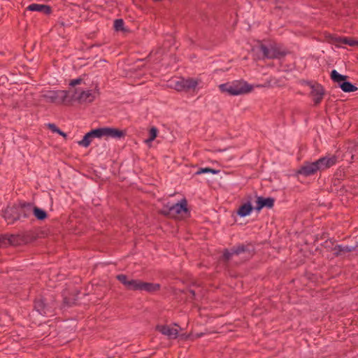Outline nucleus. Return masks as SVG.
Wrapping results in <instances>:
<instances>
[{"label": "nucleus", "mask_w": 358, "mask_h": 358, "mask_svg": "<svg viewBox=\"0 0 358 358\" xmlns=\"http://www.w3.org/2000/svg\"><path fill=\"white\" fill-rule=\"evenodd\" d=\"M189 292L190 293V294L192 295V299H194L195 297V291L194 289H189Z\"/></svg>", "instance_id": "e433bc0d"}, {"label": "nucleus", "mask_w": 358, "mask_h": 358, "mask_svg": "<svg viewBox=\"0 0 358 358\" xmlns=\"http://www.w3.org/2000/svg\"><path fill=\"white\" fill-rule=\"evenodd\" d=\"M156 330L163 335L167 336L169 338H176L178 335V331L168 325H157Z\"/></svg>", "instance_id": "f3484780"}, {"label": "nucleus", "mask_w": 358, "mask_h": 358, "mask_svg": "<svg viewBox=\"0 0 358 358\" xmlns=\"http://www.w3.org/2000/svg\"><path fill=\"white\" fill-rule=\"evenodd\" d=\"M159 214L164 215L165 217H172V212L171 209V206H169L168 204L164 206L162 209L159 210Z\"/></svg>", "instance_id": "2f4dec72"}, {"label": "nucleus", "mask_w": 358, "mask_h": 358, "mask_svg": "<svg viewBox=\"0 0 358 358\" xmlns=\"http://www.w3.org/2000/svg\"><path fill=\"white\" fill-rule=\"evenodd\" d=\"M48 127L52 132L57 133L60 136L66 138L67 134L64 133L63 131H62L59 128H58L55 124L50 123L48 124Z\"/></svg>", "instance_id": "7c9ffc66"}, {"label": "nucleus", "mask_w": 358, "mask_h": 358, "mask_svg": "<svg viewBox=\"0 0 358 358\" xmlns=\"http://www.w3.org/2000/svg\"><path fill=\"white\" fill-rule=\"evenodd\" d=\"M357 45H358V41H357Z\"/></svg>", "instance_id": "4c0bfd02"}, {"label": "nucleus", "mask_w": 358, "mask_h": 358, "mask_svg": "<svg viewBox=\"0 0 358 358\" xmlns=\"http://www.w3.org/2000/svg\"><path fill=\"white\" fill-rule=\"evenodd\" d=\"M3 217L8 224H12L15 222L20 220L19 213L17 209V205H14L11 207H7L3 210Z\"/></svg>", "instance_id": "ddd939ff"}, {"label": "nucleus", "mask_w": 358, "mask_h": 358, "mask_svg": "<svg viewBox=\"0 0 358 358\" xmlns=\"http://www.w3.org/2000/svg\"><path fill=\"white\" fill-rule=\"evenodd\" d=\"M183 81H184V78H180L178 80H177L175 83L174 87L177 91H179V92L184 91L185 92V85L182 83Z\"/></svg>", "instance_id": "473e14b6"}, {"label": "nucleus", "mask_w": 358, "mask_h": 358, "mask_svg": "<svg viewBox=\"0 0 358 358\" xmlns=\"http://www.w3.org/2000/svg\"><path fill=\"white\" fill-rule=\"evenodd\" d=\"M310 96L313 98L315 106H318L322 101L325 94L324 87L317 82L315 81V85L311 86Z\"/></svg>", "instance_id": "1a4fd4ad"}, {"label": "nucleus", "mask_w": 358, "mask_h": 358, "mask_svg": "<svg viewBox=\"0 0 358 358\" xmlns=\"http://www.w3.org/2000/svg\"><path fill=\"white\" fill-rule=\"evenodd\" d=\"M20 244V238L17 235H0V248H6L8 245H16Z\"/></svg>", "instance_id": "2eb2a0df"}, {"label": "nucleus", "mask_w": 358, "mask_h": 358, "mask_svg": "<svg viewBox=\"0 0 358 358\" xmlns=\"http://www.w3.org/2000/svg\"><path fill=\"white\" fill-rule=\"evenodd\" d=\"M116 279L129 291H145L148 293H154L161 288L159 283L143 282L138 279H129L127 275L122 273L117 275Z\"/></svg>", "instance_id": "f257e3e1"}, {"label": "nucleus", "mask_w": 358, "mask_h": 358, "mask_svg": "<svg viewBox=\"0 0 358 358\" xmlns=\"http://www.w3.org/2000/svg\"><path fill=\"white\" fill-rule=\"evenodd\" d=\"M330 78L334 83L338 84L341 87V84L348 80V76L339 73L336 70L334 69L330 73Z\"/></svg>", "instance_id": "5701e85b"}, {"label": "nucleus", "mask_w": 358, "mask_h": 358, "mask_svg": "<svg viewBox=\"0 0 358 358\" xmlns=\"http://www.w3.org/2000/svg\"><path fill=\"white\" fill-rule=\"evenodd\" d=\"M255 253V248L252 243H240L237 244L230 249L223 250L222 255L220 257V261L223 264H228L233 256L244 255L245 261L250 259Z\"/></svg>", "instance_id": "f03ea898"}, {"label": "nucleus", "mask_w": 358, "mask_h": 358, "mask_svg": "<svg viewBox=\"0 0 358 358\" xmlns=\"http://www.w3.org/2000/svg\"><path fill=\"white\" fill-rule=\"evenodd\" d=\"M94 138H99L98 131L96 129H92L83 136V139L78 141V145L85 148L90 146L92 139Z\"/></svg>", "instance_id": "a211bd4d"}, {"label": "nucleus", "mask_w": 358, "mask_h": 358, "mask_svg": "<svg viewBox=\"0 0 358 358\" xmlns=\"http://www.w3.org/2000/svg\"><path fill=\"white\" fill-rule=\"evenodd\" d=\"M158 129L155 127H152L149 130V138L145 140V143L153 141L157 136Z\"/></svg>", "instance_id": "c756f323"}, {"label": "nucleus", "mask_w": 358, "mask_h": 358, "mask_svg": "<svg viewBox=\"0 0 358 358\" xmlns=\"http://www.w3.org/2000/svg\"><path fill=\"white\" fill-rule=\"evenodd\" d=\"M27 9L30 11H37L47 15L50 14L52 12V8L45 4L31 3L28 6Z\"/></svg>", "instance_id": "412c9836"}, {"label": "nucleus", "mask_w": 358, "mask_h": 358, "mask_svg": "<svg viewBox=\"0 0 358 358\" xmlns=\"http://www.w3.org/2000/svg\"><path fill=\"white\" fill-rule=\"evenodd\" d=\"M317 171H320V168L316 161H305L296 171V173L305 177H308L315 175Z\"/></svg>", "instance_id": "6e6552de"}, {"label": "nucleus", "mask_w": 358, "mask_h": 358, "mask_svg": "<svg viewBox=\"0 0 358 358\" xmlns=\"http://www.w3.org/2000/svg\"><path fill=\"white\" fill-rule=\"evenodd\" d=\"M124 22L122 19H116L114 21V29L116 31H124Z\"/></svg>", "instance_id": "c85d7f7f"}, {"label": "nucleus", "mask_w": 358, "mask_h": 358, "mask_svg": "<svg viewBox=\"0 0 358 358\" xmlns=\"http://www.w3.org/2000/svg\"><path fill=\"white\" fill-rule=\"evenodd\" d=\"M32 213H33L34 215L35 216V217L38 220L42 221V220H45L48 217V213L45 210L40 208L37 206H35L34 205H33Z\"/></svg>", "instance_id": "b1692460"}, {"label": "nucleus", "mask_w": 358, "mask_h": 358, "mask_svg": "<svg viewBox=\"0 0 358 358\" xmlns=\"http://www.w3.org/2000/svg\"><path fill=\"white\" fill-rule=\"evenodd\" d=\"M83 82V79L81 78H78L76 79L71 80L69 83V85L71 87H75L78 85L81 84Z\"/></svg>", "instance_id": "72a5a7b5"}, {"label": "nucleus", "mask_w": 358, "mask_h": 358, "mask_svg": "<svg viewBox=\"0 0 358 358\" xmlns=\"http://www.w3.org/2000/svg\"><path fill=\"white\" fill-rule=\"evenodd\" d=\"M320 171H322L336 165L338 162V157L335 155H328L316 160Z\"/></svg>", "instance_id": "9d476101"}, {"label": "nucleus", "mask_w": 358, "mask_h": 358, "mask_svg": "<svg viewBox=\"0 0 358 358\" xmlns=\"http://www.w3.org/2000/svg\"><path fill=\"white\" fill-rule=\"evenodd\" d=\"M79 103L88 102L92 103L94 99V95L92 92V90H83L79 96L76 98Z\"/></svg>", "instance_id": "4be33fe9"}, {"label": "nucleus", "mask_w": 358, "mask_h": 358, "mask_svg": "<svg viewBox=\"0 0 358 358\" xmlns=\"http://www.w3.org/2000/svg\"><path fill=\"white\" fill-rule=\"evenodd\" d=\"M357 248L358 244H356L355 245H343L336 244V248H334L333 255L335 257H343L346 253L356 251Z\"/></svg>", "instance_id": "dca6fc26"}, {"label": "nucleus", "mask_w": 358, "mask_h": 358, "mask_svg": "<svg viewBox=\"0 0 358 358\" xmlns=\"http://www.w3.org/2000/svg\"><path fill=\"white\" fill-rule=\"evenodd\" d=\"M64 304H66L68 306H72L74 304H76V299L72 300L68 297H64Z\"/></svg>", "instance_id": "f704fd0d"}, {"label": "nucleus", "mask_w": 358, "mask_h": 358, "mask_svg": "<svg viewBox=\"0 0 358 358\" xmlns=\"http://www.w3.org/2000/svg\"><path fill=\"white\" fill-rule=\"evenodd\" d=\"M335 243H336V240L334 238L327 239V241H325L323 243L322 246L325 249H327V251L334 252V248H336Z\"/></svg>", "instance_id": "bb28decb"}, {"label": "nucleus", "mask_w": 358, "mask_h": 358, "mask_svg": "<svg viewBox=\"0 0 358 358\" xmlns=\"http://www.w3.org/2000/svg\"><path fill=\"white\" fill-rule=\"evenodd\" d=\"M255 207L252 206L249 200L246 203L241 204L237 210V215L241 217H244L250 215Z\"/></svg>", "instance_id": "6ab92c4d"}, {"label": "nucleus", "mask_w": 358, "mask_h": 358, "mask_svg": "<svg viewBox=\"0 0 358 358\" xmlns=\"http://www.w3.org/2000/svg\"><path fill=\"white\" fill-rule=\"evenodd\" d=\"M258 51L262 53L263 59H279L286 55V52L281 50L279 48L275 45H267L260 43L257 46Z\"/></svg>", "instance_id": "423d86ee"}, {"label": "nucleus", "mask_w": 358, "mask_h": 358, "mask_svg": "<svg viewBox=\"0 0 358 358\" xmlns=\"http://www.w3.org/2000/svg\"><path fill=\"white\" fill-rule=\"evenodd\" d=\"M99 138L106 137L113 138L116 139H120L124 138L126 136V131L113 127H101L97 128Z\"/></svg>", "instance_id": "0eeeda50"}, {"label": "nucleus", "mask_w": 358, "mask_h": 358, "mask_svg": "<svg viewBox=\"0 0 358 358\" xmlns=\"http://www.w3.org/2000/svg\"><path fill=\"white\" fill-rule=\"evenodd\" d=\"M219 88L222 92H227L231 96L248 93L252 90V86L243 80H235L232 83L221 84Z\"/></svg>", "instance_id": "7ed1b4c3"}, {"label": "nucleus", "mask_w": 358, "mask_h": 358, "mask_svg": "<svg viewBox=\"0 0 358 358\" xmlns=\"http://www.w3.org/2000/svg\"><path fill=\"white\" fill-rule=\"evenodd\" d=\"M256 206H255V210L257 212H260L262 209L264 208H272L274 206L275 199L273 197H263L262 196L256 195Z\"/></svg>", "instance_id": "f8f14e48"}, {"label": "nucleus", "mask_w": 358, "mask_h": 358, "mask_svg": "<svg viewBox=\"0 0 358 358\" xmlns=\"http://www.w3.org/2000/svg\"><path fill=\"white\" fill-rule=\"evenodd\" d=\"M182 83L185 85V92H188L191 90H194L198 85V80L194 78H184Z\"/></svg>", "instance_id": "393cba45"}, {"label": "nucleus", "mask_w": 358, "mask_h": 358, "mask_svg": "<svg viewBox=\"0 0 358 358\" xmlns=\"http://www.w3.org/2000/svg\"><path fill=\"white\" fill-rule=\"evenodd\" d=\"M69 92L67 90H52L48 91L44 97L50 103L68 105L73 100V98H69Z\"/></svg>", "instance_id": "39448f33"}, {"label": "nucleus", "mask_w": 358, "mask_h": 358, "mask_svg": "<svg viewBox=\"0 0 358 358\" xmlns=\"http://www.w3.org/2000/svg\"><path fill=\"white\" fill-rule=\"evenodd\" d=\"M300 83L301 85H308L310 87V88H311V86L313 85H315V82L310 81V80H300Z\"/></svg>", "instance_id": "c9c22d12"}, {"label": "nucleus", "mask_w": 358, "mask_h": 358, "mask_svg": "<svg viewBox=\"0 0 358 358\" xmlns=\"http://www.w3.org/2000/svg\"><path fill=\"white\" fill-rule=\"evenodd\" d=\"M171 209L173 215L172 217H175L182 213L187 215L188 217L190 215V211L187 207V201L185 198L178 203L171 206Z\"/></svg>", "instance_id": "9b49d317"}, {"label": "nucleus", "mask_w": 358, "mask_h": 358, "mask_svg": "<svg viewBox=\"0 0 358 358\" xmlns=\"http://www.w3.org/2000/svg\"><path fill=\"white\" fill-rule=\"evenodd\" d=\"M220 172L219 170H216L210 167L205 168H199L198 171L195 173V175H200L203 173H212L217 174Z\"/></svg>", "instance_id": "cd10ccee"}, {"label": "nucleus", "mask_w": 358, "mask_h": 358, "mask_svg": "<svg viewBox=\"0 0 358 358\" xmlns=\"http://www.w3.org/2000/svg\"><path fill=\"white\" fill-rule=\"evenodd\" d=\"M329 38L333 43H342L350 46H356L358 43L357 41L349 37L329 36Z\"/></svg>", "instance_id": "aec40b11"}, {"label": "nucleus", "mask_w": 358, "mask_h": 358, "mask_svg": "<svg viewBox=\"0 0 358 358\" xmlns=\"http://www.w3.org/2000/svg\"><path fill=\"white\" fill-rule=\"evenodd\" d=\"M340 88L344 92H352L357 90V87L355 85H354L352 83L348 81V80H346L345 82H343L341 84Z\"/></svg>", "instance_id": "a878e982"}, {"label": "nucleus", "mask_w": 358, "mask_h": 358, "mask_svg": "<svg viewBox=\"0 0 358 358\" xmlns=\"http://www.w3.org/2000/svg\"><path fill=\"white\" fill-rule=\"evenodd\" d=\"M17 209L19 213L20 220H22V219L28 218L31 215L33 209V203L20 201L19 204L17 205Z\"/></svg>", "instance_id": "4468645a"}, {"label": "nucleus", "mask_w": 358, "mask_h": 358, "mask_svg": "<svg viewBox=\"0 0 358 358\" xmlns=\"http://www.w3.org/2000/svg\"><path fill=\"white\" fill-rule=\"evenodd\" d=\"M56 308L55 301L53 299L48 300L42 296L34 299V308L39 314L43 316H50L54 314Z\"/></svg>", "instance_id": "20e7f679"}]
</instances>
